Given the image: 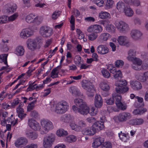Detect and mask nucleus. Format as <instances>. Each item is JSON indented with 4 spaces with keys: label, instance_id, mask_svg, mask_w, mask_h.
<instances>
[{
    "label": "nucleus",
    "instance_id": "f257e3e1",
    "mask_svg": "<svg viewBox=\"0 0 148 148\" xmlns=\"http://www.w3.org/2000/svg\"><path fill=\"white\" fill-rule=\"evenodd\" d=\"M82 86L83 88L86 90V93L89 97H92L94 95L95 90L93 85L90 82L86 80L82 82Z\"/></svg>",
    "mask_w": 148,
    "mask_h": 148
},
{
    "label": "nucleus",
    "instance_id": "f03ea898",
    "mask_svg": "<svg viewBox=\"0 0 148 148\" xmlns=\"http://www.w3.org/2000/svg\"><path fill=\"white\" fill-rule=\"evenodd\" d=\"M40 123L42 129L40 131L42 134H46L49 130L53 128L52 123L48 120L43 119L41 121Z\"/></svg>",
    "mask_w": 148,
    "mask_h": 148
},
{
    "label": "nucleus",
    "instance_id": "7ed1b4c3",
    "mask_svg": "<svg viewBox=\"0 0 148 148\" xmlns=\"http://www.w3.org/2000/svg\"><path fill=\"white\" fill-rule=\"evenodd\" d=\"M69 108L67 103L65 101L59 102L56 105L55 112L57 114H62L65 113Z\"/></svg>",
    "mask_w": 148,
    "mask_h": 148
},
{
    "label": "nucleus",
    "instance_id": "20e7f679",
    "mask_svg": "<svg viewBox=\"0 0 148 148\" xmlns=\"http://www.w3.org/2000/svg\"><path fill=\"white\" fill-rule=\"evenodd\" d=\"M131 117L130 113L129 112H124L120 113L119 115L114 116L113 119L115 122L118 121L121 122H123L126 121Z\"/></svg>",
    "mask_w": 148,
    "mask_h": 148
},
{
    "label": "nucleus",
    "instance_id": "39448f33",
    "mask_svg": "<svg viewBox=\"0 0 148 148\" xmlns=\"http://www.w3.org/2000/svg\"><path fill=\"white\" fill-rule=\"evenodd\" d=\"M40 34L43 37L48 38L51 36L53 34L52 29L47 26L41 27L39 30Z\"/></svg>",
    "mask_w": 148,
    "mask_h": 148
},
{
    "label": "nucleus",
    "instance_id": "423d86ee",
    "mask_svg": "<svg viewBox=\"0 0 148 148\" xmlns=\"http://www.w3.org/2000/svg\"><path fill=\"white\" fill-rule=\"evenodd\" d=\"M55 140L54 134H51L43 139V146L45 148H49L51 147Z\"/></svg>",
    "mask_w": 148,
    "mask_h": 148
},
{
    "label": "nucleus",
    "instance_id": "0eeeda50",
    "mask_svg": "<svg viewBox=\"0 0 148 148\" xmlns=\"http://www.w3.org/2000/svg\"><path fill=\"white\" fill-rule=\"evenodd\" d=\"M75 112L78 113L82 115H86L89 112V108L86 104L80 108L75 106Z\"/></svg>",
    "mask_w": 148,
    "mask_h": 148
},
{
    "label": "nucleus",
    "instance_id": "6e6552de",
    "mask_svg": "<svg viewBox=\"0 0 148 148\" xmlns=\"http://www.w3.org/2000/svg\"><path fill=\"white\" fill-rule=\"evenodd\" d=\"M115 25L117 29L120 32L125 31L129 29L128 25L123 21L116 22Z\"/></svg>",
    "mask_w": 148,
    "mask_h": 148
},
{
    "label": "nucleus",
    "instance_id": "1a4fd4ad",
    "mask_svg": "<svg viewBox=\"0 0 148 148\" xmlns=\"http://www.w3.org/2000/svg\"><path fill=\"white\" fill-rule=\"evenodd\" d=\"M92 127L93 131L95 134L97 132H98L100 131L103 129L104 128V123H102L99 121H97L94 123L92 125Z\"/></svg>",
    "mask_w": 148,
    "mask_h": 148
},
{
    "label": "nucleus",
    "instance_id": "9d476101",
    "mask_svg": "<svg viewBox=\"0 0 148 148\" xmlns=\"http://www.w3.org/2000/svg\"><path fill=\"white\" fill-rule=\"evenodd\" d=\"M33 34V31L30 28H27L24 29L21 31L20 36L23 39H26Z\"/></svg>",
    "mask_w": 148,
    "mask_h": 148
},
{
    "label": "nucleus",
    "instance_id": "9b49d317",
    "mask_svg": "<svg viewBox=\"0 0 148 148\" xmlns=\"http://www.w3.org/2000/svg\"><path fill=\"white\" fill-rule=\"evenodd\" d=\"M27 142V140L25 138L21 137L17 139L15 141L14 144L16 147H22L26 144Z\"/></svg>",
    "mask_w": 148,
    "mask_h": 148
},
{
    "label": "nucleus",
    "instance_id": "f8f14e48",
    "mask_svg": "<svg viewBox=\"0 0 148 148\" xmlns=\"http://www.w3.org/2000/svg\"><path fill=\"white\" fill-rule=\"evenodd\" d=\"M104 138L101 137L95 138L92 143V147L93 148H98L102 145V143L104 142Z\"/></svg>",
    "mask_w": 148,
    "mask_h": 148
},
{
    "label": "nucleus",
    "instance_id": "ddd939ff",
    "mask_svg": "<svg viewBox=\"0 0 148 148\" xmlns=\"http://www.w3.org/2000/svg\"><path fill=\"white\" fill-rule=\"evenodd\" d=\"M28 125L34 130H39L40 129V126L39 124L36 121L32 119L28 120Z\"/></svg>",
    "mask_w": 148,
    "mask_h": 148
},
{
    "label": "nucleus",
    "instance_id": "4468645a",
    "mask_svg": "<svg viewBox=\"0 0 148 148\" xmlns=\"http://www.w3.org/2000/svg\"><path fill=\"white\" fill-rule=\"evenodd\" d=\"M28 48L32 51H33L36 49L37 43L33 39H28L26 42Z\"/></svg>",
    "mask_w": 148,
    "mask_h": 148
},
{
    "label": "nucleus",
    "instance_id": "2eb2a0df",
    "mask_svg": "<svg viewBox=\"0 0 148 148\" xmlns=\"http://www.w3.org/2000/svg\"><path fill=\"white\" fill-rule=\"evenodd\" d=\"M142 35V33L138 30L133 29L131 31V36L134 40H137L139 39Z\"/></svg>",
    "mask_w": 148,
    "mask_h": 148
},
{
    "label": "nucleus",
    "instance_id": "dca6fc26",
    "mask_svg": "<svg viewBox=\"0 0 148 148\" xmlns=\"http://www.w3.org/2000/svg\"><path fill=\"white\" fill-rule=\"evenodd\" d=\"M94 104L95 107L99 108L103 104V100L100 95H96L95 97Z\"/></svg>",
    "mask_w": 148,
    "mask_h": 148
},
{
    "label": "nucleus",
    "instance_id": "f3484780",
    "mask_svg": "<svg viewBox=\"0 0 148 148\" xmlns=\"http://www.w3.org/2000/svg\"><path fill=\"white\" fill-rule=\"evenodd\" d=\"M98 53L101 54L107 53L109 51V49L105 45H100L97 48Z\"/></svg>",
    "mask_w": 148,
    "mask_h": 148
},
{
    "label": "nucleus",
    "instance_id": "a211bd4d",
    "mask_svg": "<svg viewBox=\"0 0 148 148\" xmlns=\"http://www.w3.org/2000/svg\"><path fill=\"white\" fill-rule=\"evenodd\" d=\"M130 84L132 89L135 90H139L141 89L142 87L141 83L137 81H131Z\"/></svg>",
    "mask_w": 148,
    "mask_h": 148
},
{
    "label": "nucleus",
    "instance_id": "6ab92c4d",
    "mask_svg": "<svg viewBox=\"0 0 148 148\" xmlns=\"http://www.w3.org/2000/svg\"><path fill=\"white\" fill-rule=\"evenodd\" d=\"M25 135L27 137L32 140L36 139L38 136V135L36 133L31 131H26Z\"/></svg>",
    "mask_w": 148,
    "mask_h": 148
},
{
    "label": "nucleus",
    "instance_id": "aec40b11",
    "mask_svg": "<svg viewBox=\"0 0 148 148\" xmlns=\"http://www.w3.org/2000/svg\"><path fill=\"white\" fill-rule=\"evenodd\" d=\"M117 41L120 45H125L128 43L127 38L125 36H119Z\"/></svg>",
    "mask_w": 148,
    "mask_h": 148
},
{
    "label": "nucleus",
    "instance_id": "412c9836",
    "mask_svg": "<svg viewBox=\"0 0 148 148\" xmlns=\"http://www.w3.org/2000/svg\"><path fill=\"white\" fill-rule=\"evenodd\" d=\"M14 52L17 56H22L24 54L25 49L22 46H19L16 47Z\"/></svg>",
    "mask_w": 148,
    "mask_h": 148
},
{
    "label": "nucleus",
    "instance_id": "4be33fe9",
    "mask_svg": "<svg viewBox=\"0 0 148 148\" xmlns=\"http://www.w3.org/2000/svg\"><path fill=\"white\" fill-rule=\"evenodd\" d=\"M61 120L65 122H69L73 120V117L70 114H65L61 116Z\"/></svg>",
    "mask_w": 148,
    "mask_h": 148
},
{
    "label": "nucleus",
    "instance_id": "5701e85b",
    "mask_svg": "<svg viewBox=\"0 0 148 148\" xmlns=\"http://www.w3.org/2000/svg\"><path fill=\"white\" fill-rule=\"evenodd\" d=\"M99 87L102 90L105 91H108L110 88L108 82L105 81H103L100 83Z\"/></svg>",
    "mask_w": 148,
    "mask_h": 148
},
{
    "label": "nucleus",
    "instance_id": "b1692460",
    "mask_svg": "<svg viewBox=\"0 0 148 148\" xmlns=\"http://www.w3.org/2000/svg\"><path fill=\"white\" fill-rule=\"evenodd\" d=\"M115 90L118 93L123 94L127 92L129 88L126 86L121 87H116L115 88Z\"/></svg>",
    "mask_w": 148,
    "mask_h": 148
},
{
    "label": "nucleus",
    "instance_id": "393cba45",
    "mask_svg": "<svg viewBox=\"0 0 148 148\" xmlns=\"http://www.w3.org/2000/svg\"><path fill=\"white\" fill-rule=\"evenodd\" d=\"M75 104L76 106H75V107L80 108L83 106H85L86 103L82 99H76L75 100Z\"/></svg>",
    "mask_w": 148,
    "mask_h": 148
},
{
    "label": "nucleus",
    "instance_id": "a878e982",
    "mask_svg": "<svg viewBox=\"0 0 148 148\" xmlns=\"http://www.w3.org/2000/svg\"><path fill=\"white\" fill-rule=\"evenodd\" d=\"M136 51L134 49H131L128 52V56L127 57V59L129 60H132V59L135 58Z\"/></svg>",
    "mask_w": 148,
    "mask_h": 148
},
{
    "label": "nucleus",
    "instance_id": "bb28decb",
    "mask_svg": "<svg viewBox=\"0 0 148 148\" xmlns=\"http://www.w3.org/2000/svg\"><path fill=\"white\" fill-rule=\"evenodd\" d=\"M127 84V81L124 79H121L116 81L115 85L117 87H122L126 86Z\"/></svg>",
    "mask_w": 148,
    "mask_h": 148
},
{
    "label": "nucleus",
    "instance_id": "cd10ccee",
    "mask_svg": "<svg viewBox=\"0 0 148 148\" xmlns=\"http://www.w3.org/2000/svg\"><path fill=\"white\" fill-rule=\"evenodd\" d=\"M99 38L102 41H106L110 38V35L107 33H102L100 34Z\"/></svg>",
    "mask_w": 148,
    "mask_h": 148
},
{
    "label": "nucleus",
    "instance_id": "c85d7f7f",
    "mask_svg": "<svg viewBox=\"0 0 148 148\" xmlns=\"http://www.w3.org/2000/svg\"><path fill=\"white\" fill-rule=\"evenodd\" d=\"M106 29L108 32L111 33H114L115 32V27L112 24H108L106 26Z\"/></svg>",
    "mask_w": 148,
    "mask_h": 148
},
{
    "label": "nucleus",
    "instance_id": "c756f323",
    "mask_svg": "<svg viewBox=\"0 0 148 148\" xmlns=\"http://www.w3.org/2000/svg\"><path fill=\"white\" fill-rule=\"evenodd\" d=\"M116 8L117 9H132L130 7H127V8L125 7L124 3L122 2H118L116 5Z\"/></svg>",
    "mask_w": 148,
    "mask_h": 148
},
{
    "label": "nucleus",
    "instance_id": "7c9ffc66",
    "mask_svg": "<svg viewBox=\"0 0 148 148\" xmlns=\"http://www.w3.org/2000/svg\"><path fill=\"white\" fill-rule=\"evenodd\" d=\"M112 96L114 101L115 100V104L116 105L117 104V103H119L121 102V97L120 94L115 93L112 94Z\"/></svg>",
    "mask_w": 148,
    "mask_h": 148
},
{
    "label": "nucleus",
    "instance_id": "2f4dec72",
    "mask_svg": "<svg viewBox=\"0 0 148 148\" xmlns=\"http://www.w3.org/2000/svg\"><path fill=\"white\" fill-rule=\"evenodd\" d=\"M94 32L97 34L98 33H100L102 32L103 29L102 26L99 25H93Z\"/></svg>",
    "mask_w": 148,
    "mask_h": 148
},
{
    "label": "nucleus",
    "instance_id": "473e14b6",
    "mask_svg": "<svg viewBox=\"0 0 148 148\" xmlns=\"http://www.w3.org/2000/svg\"><path fill=\"white\" fill-rule=\"evenodd\" d=\"M56 134L59 136L63 137L68 134V132L63 129H61L57 130Z\"/></svg>",
    "mask_w": 148,
    "mask_h": 148
},
{
    "label": "nucleus",
    "instance_id": "72a5a7b5",
    "mask_svg": "<svg viewBox=\"0 0 148 148\" xmlns=\"http://www.w3.org/2000/svg\"><path fill=\"white\" fill-rule=\"evenodd\" d=\"M82 133L85 135H88L91 136H92L95 134L94 131L91 132L90 130H89L88 128L84 129L82 131Z\"/></svg>",
    "mask_w": 148,
    "mask_h": 148
},
{
    "label": "nucleus",
    "instance_id": "f704fd0d",
    "mask_svg": "<svg viewBox=\"0 0 148 148\" xmlns=\"http://www.w3.org/2000/svg\"><path fill=\"white\" fill-rule=\"evenodd\" d=\"M36 16L35 14H31L27 15L25 18L26 22L28 23H33L34 19Z\"/></svg>",
    "mask_w": 148,
    "mask_h": 148
},
{
    "label": "nucleus",
    "instance_id": "c9c22d12",
    "mask_svg": "<svg viewBox=\"0 0 148 148\" xmlns=\"http://www.w3.org/2000/svg\"><path fill=\"white\" fill-rule=\"evenodd\" d=\"M17 8L16 5L13 3L7 4L5 6V9H16Z\"/></svg>",
    "mask_w": 148,
    "mask_h": 148
},
{
    "label": "nucleus",
    "instance_id": "e433bc0d",
    "mask_svg": "<svg viewBox=\"0 0 148 148\" xmlns=\"http://www.w3.org/2000/svg\"><path fill=\"white\" fill-rule=\"evenodd\" d=\"M117 106L120 110H125L127 108V106L124 102H121L119 103H117Z\"/></svg>",
    "mask_w": 148,
    "mask_h": 148
},
{
    "label": "nucleus",
    "instance_id": "4c0bfd02",
    "mask_svg": "<svg viewBox=\"0 0 148 148\" xmlns=\"http://www.w3.org/2000/svg\"><path fill=\"white\" fill-rule=\"evenodd\" d=\"M135 98L137 99L139 103H141V105H138L137 104H138L137 103H136L134 104V106L135 107H137V108H139L140 107H142L143 106H144V104H143V99L141 97H139L138 96H136L135 97Z\"/></svg>",
    "mask_w": 148,
    "mask_h": 148
},
{
    "label": "nucleus",
    "instance_id": "58836bf2",
    "mask_svg": "<svg viewBox=\"0 0 148 148\" xmlns=\"http://www.w3.org/2000/svg\"><path fill=\"white\" fill-rule=\"evenodd\" d=\"M146 111L147 109L146 108L141 109H137L134 110L133 113L135 115L141 114L146 112Z\"/></svg>",
    "mask_w": 148,
    "mask_h": 148
},
{
    "label": "nucleus",
    "instance_id": "ea45409f",
    "mask_svg": "<svg viewBox=\"0 0 148 148\" xmlns=\"http://www.w3.org/2000/svg\"><path fill=\"white\" fill-rule=\"evenodd\" d=\"M110 16V14L106 12H101L99 15V18L103 19L108 18Z\"/></svg>",
    "mask_w": 148,
    "mask_h": 148
},
{
    "label": "nucleus",
    "instance_id": "a19ab883",
    "mask_svg": "<svg viewBox=\"0 0 148 148\" xmlns=\"http://www.w3.org/2000/svg\"><path fill=\"white\" fill-rule=\"evenodd\" d=\"M8 55L4 54L0 55V62H3L5 64L7 63V58Z\"/></svg>",
    "mask_w": 148,
    "mask_h": 148
},
{
    "label": "nucleus",
    "instance_id": "79ce46f5",
    "mask_svg": "<svg viewBox=\"0 0 148 148\" xmlns=\"http://www.w3.org/2000/svg\"><path fill=\"white\" fill-rule=\"evenodd\" d=\"M119 136V137L120 139L122 141H126L127 140V134L124 133H123L122 131H121L120 133L118 134Z\"/></svg>",
    "mask_w": 148,
    "mask_h": 148
},
{
    "label": "nucleus",
    "instance_id": "37998d69",
    "mask_svg": "<svg viewBox=\"0 0 148 148\" xmlns=\"http://www.w3.org/2000/svg\"><path fill=\"white\" fill-rule=\"evenodd\" d=\"M129 61L132 62L133 63L141 66V65L142 62L140 59L136 57H135L133 59H132V60H130Z\"/></svg>",
    "mask_w": 148,
    "mask_h": 148
},
{
    "label": "nucleus",
    "instance_id": "c03bdc74",
    "mask_svg": "<svg viewBox=\"0 0 148 148\" xmlns=\"http://www.w3.org/2000/svg\"><path fill=\"white\" fill-rule=\"evenodd\" d=\"M106 2V5L105 6H106V8L110 9L112 8L113 1L112 0H105Z\"/></svg>",
    "mask_w": 148,
    "mask_h": 148
},
{
    "label": "nucleus",
    "instance_id": "a18cd8bd",
    "mask_svg": "<svg viewBox=\"0 0 148 148\" xmlns=\"http://www.w3.org/2000/svg\"><path fill=\"white\" fill-rule=\"evenodd\" d=\"M8 16L5 15H3L0 16V24H2L8 22V20L7 19Z\"/></svg>",
    "mask_w": 148,
    "mask_h": 148
},
{
    "label": "nucleus",
    "instance_id": "49530a36",
    "mask_svg": "<svg viewBox=\"0 0 148 148\" xmlns=\"http://www.w3.org/2000/svg\"><path fill=\"white\" fill-rule=\"evenodd\" d=\"M81 58L79 56H76L75 57V63L76 65L79 66L81 64Z\"/></svg>",
    "mask_w": 148,
    "mask_h": 148
},
{
    "label": "nucleus",
    "instance_id": "de8ad7c7",
    "mask_svg": "<svg viewBox=\"0 0 148 148\" xmlns=\"http://www.w3.org/2000/svg\"><path fill=\"white\" fill-rule=\"evenodd\" d=\"M88 38L90 40H95L98 37V35L94 32L88 35Z\"/></svg>",
    "mask_w": 148,
    "mask_h": 148
},
{
    "label": "nucleus",
    "instance_id": "09e8293b",
    "mask_svg": "<svg viewBox=\"0 0 148 148\" xmlns=\"http://www.w3.org/2000/svg\"><path fill=\"white\" fill-rule=\"evenodd\" d=\"M60 67V66H57V67L55 68L54 69H53L51 73V77H52L53 78H56V77H57L58 76V75L57 73H56V76H53L54 75H55V73H56V72L58 70V68H59Z\"/></svg>",
    "mask_w": 148,
    "mask_h": 148
},
{
    "label": "nucleus",
    "instance_id": "8fccbe9b",
    "mask_svg": "<svg viewBox=\"0 0 148 148\" xmlns=\"http://www.w3.org/2000/svg\"><path fill=\"white\" fill-rule=\"evenodd\" d=\"M92 1L99 7L103 6L104 5L103 0H92Z\"/></svg>",
    "mask_w": 148,
    "mask_h": 148
},
{
    "label": "nucleus",
    "instance_id": "3c124183",
    "mask_svg": "<svg viewBox=\"0 0 148 148\" xmlns=\"http://www.w3.org/2000/svg\"><path fill=\"white\" fill-rule=\"evenodd\" d=\"M124 12L126 16L130 17L132 16L134 13L133 10H124Z\"/></svg>",
    "mask_w": 148,
    "mask_h": 148
},
{
    "label": "nucleus",
    "instance_id": "603ef678",
    "mask_svg": "<svg viewBox=\"0 0 148 148\" xmlns=\"http://www.w3.org/2000/svg\"><path fill=\"white\" fill-rule=\"evenodd\" d=\"M112 144L110 142H105L101 146V148H112Z\"/></svg>",
    "mask_w": 148,
    "mask_h": 148
},
{
    "label": "nucleus",
    "instance_id": "864d4df0",
    "mask_svg": "<svg viewBox=\"0 0 148 148\" xmlns=\"http://www.w3.org/2000/svg\"><path fill=\"white\" fill-rule=\"evenodd\" d=\"M101 72L103 76L106 78H108L110 76V74L106 69H103L101 71Z\"/></svg>",
    "mask_w": 148,
    "mask_h": 148
},
{
    "label": "nucleus",
    "instance_id": "5fc2aeb1",
    "mask_svg": "<svg viewBox=\"0 0 148 148\" xmlns=\"http://www.w3.org/2000/svg\"><path fill=\"white\" fill-rule=\"evenodd\" d=\"M18 16L17 13H15L9 17L8 18V21H13L15 20Z\"/></svg>",
    "mask_w": 148,
    "mask_h": 148
},
{
    "label": "nucleus",
    "instance_id": "6e6d98bb",
    "mask_svg": "<svg viewBox=\"0 0 148 148\" xmlns=\"http://www.w3.org/2000/svg\"><path fill=\"white\" fill-rule=\"evenodd\" d=\"M124 62L123 61L121 60H118L115 63V66L118 68L122 67L124 64Z\"/></svg>",
    "mask_w": 148,
    "mask_h": 148
},
{
    "label": "nucleus",
    "instance_id": "4d7b16f0",
    "mask_svg": "<svg viewBox=\"0 0 148 148\" xmlns=\"http://www.w3.org/2000/svg\"><path fill=\"white\" fill-rule=\"evenodd\" d=\"M61 13V12L57 10L54 12L52 16L53 19H56L58 16H59Z\"/></svg>",
    "mask_w": 148,
    "mask_h": 148
},
{
    "label": "nucleus",
    "instance_id": "13d9d810",
    "mask_svg": "<svg viewBox=\"0 0 148 148\" xmlns=\"http://www.w3.org/2000/svg\"><path fill=\"white\" fill-rule=\"evenodd\" d=\"M122 77V74L120 70H118L114 75V77L115 79H118L119 78H121Z\"/></svg>",
    "mask_w": 148,
    "mask_h": 148
},
{
    "label": "nucleus",
    "instance_id": "bf43d9fd",
    "mask_svg": "<svg viewBox=\"0 0 148 148\" xmlns=\"http://www.w3.org/2000/svg\"><path fill=\"white\" fill-rule=\"evenodd\" d=\"M41 22V21L40 19L38 18V16L36 15L34 19V21L33 23H35L37 25L40 24Z\"/></svg>",
    "mask_w": 148,
    "mask_h": 148
},
{
    "label": "nucleus",
    "instance_id": "052dcab7",
    "mask_svg": "<svg viewBox=\"0 0 148 148\" xmlns=\"http://www.w3.org/2000/svg\"><path fill=\"white\" fill-rule=\"evenodd\" d=\"M74 139V136L70 135L68 136L65 139V141L69 143L73 142Z\"/></svg>",
    "mask_w": 148,
    "mask_h": 148
},
{
    "label": "nucleus",
    "instance_id": "680f3d73",
    "mask_svg": "<svg viewBox=\"0 0 148 148\" xmlns=\"http://www.w3.org/2000/svg\"><path fill=\"white\" fill-rule=\"evenodd\" d=\"M70 22L71 24V30L73 31L74 30V16L72 15L71 16V19L70 21Z\"/></svg>",
    "mask_w": 148,
    "mask_h": 148
},
{
    "label": "nucleus",
    "instance_id": "e2e57ef3",
    "mask_svg": "<svg viewBox=\"0 0 148 148\" xmlns=\"http://www.w3.org/2000/svg\"><path fill=\"white\" fill-rule=\"evenodd\" d=\"M77 125L80 127H85L86 126L85 122L82 120H79L77 123Z\"/></svg>",
    "mask_w": 148,
    "mask_h": 148
},
{
    "label": "nucleus",
    "instance_id": "0e129e2a",
    "mask_svg": "<svg viewBox=\"0 0 148 148\" xmlns=\"http://www.w3.org/2000/svg\"><path fill=\"white\" fill-rule=\"evenodd\" d=\"M132 69L136 70H140L141 69V65H139L133 63L132 65Z\"/></svg>",
    "mask_w": 148,
    "mask_h": 148
},
{
    "label": "nucleus",
    "instance_id": "69168bd1",
    "mask_svg": "<svg viewBox=\"0 0 148 148\" xmlns=\"http://www.w3.org/2000/svg\"><path fill=\"white\" fill-rule=\"evenodd\" d=\"M110 66H111V68H110V66H109L108 67L107 69L110 70L111 73L115 74L117 71L116 70L115 67H112V65H110Z\"/></svg>",
    "mask_w": 148,
    "mask_h": 148
},
{
    "label": "nucleus",
    "instance_id": "338daca9",
    "mask_svg": "<svg viewBox=\"0 0 148 148\" xmlns=\"http://www.w3.org/2000/svg\"><path fill=\"white\" fill-rule=\"evenodd\" d=\"M75 95L76 97H83V94L80 92L79 89L77 88L76 89L75 91Z\"/></svg>",
    "mask_w": 148,
    "mask_h": 148
},
{
    "label": "nucleus",
    "instance_id": "774afa93",
    "mask_svg": "<svg viewBox=\"0 0 148 148\" xmlns=\"http://www.w3.org/2000/svg\"><path fill=\"white\" fill-rule=\"evenodd\" d=\"M73 79H74V76H71L69 78H68L66 85L70 84L73 83L74 81Z\"/></svg>",
    "mask_w": 148,
    "mask_h": 148
}]
</instances>
